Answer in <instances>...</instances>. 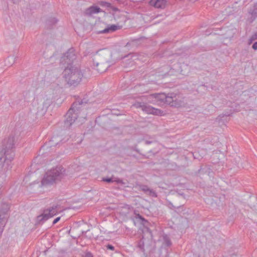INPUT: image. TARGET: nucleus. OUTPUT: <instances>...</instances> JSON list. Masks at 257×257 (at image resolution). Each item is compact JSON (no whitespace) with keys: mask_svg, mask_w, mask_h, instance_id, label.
<instances>
[{"mask_svg":"<svg viewBox=\"0 0 257 257\" xmlns=\"http://www.w3.org/2000/svg\"><path fill=\"white\" fill-rule=\"evenodd\" d=\"M58 207V205H53L52 207L44 209L43 213L37 216L38 221L39 223L44 222L56 215L59 212Z\"/></svg>","mask_w":257,"mask_h":257,"instance_id":"5","label":"nucleus"},{"mask_svg":"<svg viewBox=\"0 0 257 257\" xmlns=\"http://www.w3.org/2000/svg\"><path fill=\"white\" fill-rule=\"evenodd\" d=\"M88 99L86 98H83V99L78 98H77L75 101L72 103L71 106L76 110H77V111H79L80 108L79 106L86 104L88 103Z\"/></svg>","mask_w":257,"mask_h":257,"instance_id":"11","label":"nucleus"},{"mask_svg":"<svg viewBox=\"0 0 257 257\" xmlns=\"http://www.w3.org/2000/svg\"><path fill=\"white\" fill-rule=\"evenodd\" d=\"M57 144V143L55 144V145H56ZM50 145L51 146H53V145H53V144H50Z\"/></svg>","mask_w":257,"mask_h":257,"instance_id":"42","label":"nucleus"},{"mask_svg":"<svg viewBox=\"0 0 257 257\" xmlns=\"http://www.w3.org/2000/svg\"><path fill=\"white\" fill-rule=\"evenodd\" d=\"M142 216L140 214H138L136 216V218L139 219L140 220L142 218Z\"/></svg>","mask_w":257,"mask_h":257,"instance_id":"36","label":"nucleus"},{"mask_svg":"<svg viewBox=\"0 0 257 257\" xmlns=\"http://www.w3.org/2000/svg\"><path fill=\"white\" fill-rule=\"evenodd\" d=\"M63 78L70 86H76L81 81L83 74L80 67L74 65L67 66L62 73Z\"/></svg>","mask_w":257,"mask_h":257,"instance_id":"2","label":"nucleus"},{"mask_svg":"<svg viewBox=\"0 0 257 257\" xmlns=\"http://www.w3.org/2000/svg\"><path fill=\"white\" fill-rule=\"evenodd\" d=\"M82 257H93V255L90 251H86Z\"/></svg>","mask_w":257,"mask_h":257,"instance_id":"23","label":"nucleus"},{"mask_svg":"<svg viewBox=\"0 0 257 257\" xmlns=\"http://www.w3.org/2000/svg\"><path fill=\"white\" fill-rule=\"evenodd\" d=\"M12 1L14 4H17L19 2V0H12Z\"/></svg>","mask_w":257,"mask_h":257,"instance_id":"37","label":"nucleus"},{"mask_svg":"<svg viewBox=\"0 0 257 257\" xmlns=\"http://www.w3.org/2000/svg\"><path fill=\"white\" fill-rule=\"evenodd\" d=\"M93 65L97 67L99 65V63L95 61V59H93Z\"/></svg>","mask_w":257,"mask_h":257,"instance_id":"32","label":"nucleus"},{"mask_svg":"<svg viewBox=\"0 0 257 257\" xmlns=\"http://www.w3.org/2000/svg\"><path fill=\"white\" fill-rule=\"evenodd\" d=\"M98 4L100 6L103 7L108 8L111 7V4L105 1H99Z\"/></svg>","mask_w":257,"mask_h":257,"instance_id":"19","label":"nucleus"},{"mask_svg":"<svg viewBox=\"0 0 257 257\" xmlns=\"http://www.w3.org/2000/svg\"><path fill=\"white\" fill-rule=\"evenodd\" d=\"M14 136L5 138L3 141L2 150L0 151V167H3L6 164L9 165L15 157Z\"/></svg>","mask_w":257,"mask_h":257,"instance_id":"1","label":"nucleus"},{"mask_svg":"<svg viewBox=\"0 0 257 257\" xmlns=\"http://www.w3.org/2000/svg\"><path fill=\"white\" fill-rule=\"evenodd\" d=\"M140 189L144 192L145 193H148V192H149V191H150V189L148 186L147 185H141L140 187Z\"/></svg>","mask_w":257,"mask_h":257,"instance_id":"20","label":"nucleus"},{"mask_svg":"<svg viewBox=\"0 0 257 257\" xmlns=\"http://www.w3.org/2000/svg\"><path fill=\"white\" fill-rule=\"evenodd\" d=\"M64 172L65 169L62 166H57L48 171L41 180V186L47 187L53 185L61 178Z\"/></svg>","mask_w":257,"mask_h":257,"instance_id":"3","label":"nucleus"},{"mask_svg":"<svg viewBox=\"0 0 257 257\" xmlns=\"http://www.w3.org/2000/svg\"><path fill=\"white\" fill-rule=\"evenodd\" d=\"M103 181L107 182L108 183H110L113 182L114 181L113 180V178H103L102 180Z\"/></svg>","mask_w":257,"mask_h":257,"instance_id":"22","label":"nucleus"},{"mask_svg":"<svg viewBox=\"0 0 257 257\" xmlns=\"http://www.w3.org/2000/svg\"><path fill=\"white\" fill-rule=\"evenodd\" d=\"M149 5L156 9H164L167 5L166 0H151Z\"/></svg>","mask_w":257,"mask_h":257,"instance_id":"10","label":"nucleus"},{"mask_svg":"<svg viewBox=\"0 0 257 257\" xmlns=\"http://www.w3.org/2000/svg\"><path fill=\"white\" fill-rule=\"evenodd\" d=\"M222 117H223L224 116H228L230 115L229 114H222Z\"/></svg>","mask_w":257,"mask_h":257,"instance_id":"40","label":"nucleus"},{"mask_svg":"<svg viewBox=\"0 0 257 257\" xmlns=\"http://www.w3.org/2000/svg\"><path fill=\"white\" fill-rule=\"evenodd\" d=\"M152 143H154L155 145V146L157 147V148H159V145L158 143H157L156 141L153 142V141H148V140L145 141V144L146 145H149Z\"/></svg>","mask_w":257,"mask_h":257,"instance_id":"24","label":"nucleus"},{"mask_svg":"<svg viewBox=\"0 0 257 257\" xmlns=\"http://www.w3.org/2000/svg\"><path fill=\"white\" fill-rule=\"evenodd\" d=\"M140 220L141 221V223L144 226L146 224L148 223V221L143 216L142 217V218L140 219Z\"/></svg>","mask_w":257,"mask_h":257,"instance_id":"25","label":"nucleus"},{"mask_svg":"<svg viewBox=\"0 0 257 257\" xmlns=\"http://www.w3.org/2000/svg\"><path fill=\"white\" fill-rule=\"evenodd\" d=\"M142 216L140 214H138L136 216V218L139 219L140 220L142 218Z\"/></svg>","mask_w":257,"mask_h":257,"instance_id":"34","label":"nucleus"},{"mask_svg":"<svg viewBox=\"0 0 257 257\" xmlns=\"http://www.w3.org/2000/svg\"><path fill=\"white\" fill-rule=\"evenodd\" d=\"M133 106L136 108H140L143 111L148 114H152L157 115H162L163 111L161 109L155 108L149 104L145 103L144 102H141L136 101L133 105Z\"/></svg>","mask_w":257,"mask_h":257,"instance_id":"4","label":"nucleus"},{"mask_svg":"<svg viewBox=\"0 0 257 257\" xmlns=\"http://www.w3.org/2000/svg\"><path fill=\"white\" fill-rule=\"evenodd\" d=\"M252 41H253V40L251 38H250V39H249V43H248V44H250L252 43Z\"/></svg>","mask_w":257,"mask_h":257,"instance_id":"38","label":"nucleus"},{"mask_svg":"<svg viewBox=\"0 0 257 257\" xmlns=\"http://www.w3.org/2000/svg\"><path fill=\"white\" fill-rule=\"evenodd\" d=\"M137 247L139 248L141 251L145 252V241L144 237L143 235L142 236V238L138 241L137 243Z\"/></svg>","mask_w":257,"mask_h":257,"instance_id":"17","label":"nucleus"},{"mask_svg":"<svg viewBox=\"0 0 257 257\" xmlns=\"http://www.w3.org/2000/svg\"><path fill=\"white\" fill-rule=\"evenodd\" d=\"M109 8L111 9L114 12H118L119 11L117 8L112 6L111 5V7H109Z\"/></svg>","mask_w":257,"mask_h":257,"instance_id":"27","label":"nucleus"},{"mask_svg":"<svg viewBox=\"0 0 257 257\" xmlns=\"http://www.w3.org/2000/svg\"><path fill=\"white\" fill-rule=\"evenodd\" d=\"M106 248L107 249H109L111 250H114V247L111 245V244H107L106 245Z\"/></svg>","mask_w":257,"mask_h":257,"instance_id":"26","label":"nucleus"},{"mask_svg":"<svg viewBox=\"0 0 257 257\" xmlns=\"http://www.w3.org/2000/svg\"><path fill=\"white\" fill-rule=\"evenodd\" d=\"M58 20L55 18H50L46 22V26L47 29H51L53 26L57 24Z\"/></svg>","mask_w":257,"mask_h":257,"instance_id":"15","label":"nucleus"},{"mask_svg":"<svg viewBox=\"0 0 257 257\" xmlns=\"http://www.w3.org/2000/svg\"><path fill=\"white\" fill-rule=\"evenodd\" d=\"M162 245L165 247H170L172 245V241L170 236L168 234L164 233L162 235Z\"/></svg>","mask_w":257,"mask_h":257,"instance_id":"14","label":"nucleus"},{"mask_svg":"<svg viewBox=\"0 0 257 257\" xmlns=\"http://www.w3.org/2000/svg\"><path fill=\"white\" fill-rule=\"evenodd\" d=\"M254 6L256 8H257V3H256Z\"/></svg>","mask_w":257,"mask_h":257,"instance_id":"43","label":"nucleus"},{"mask_svg":"<svg viewBox=\"0 0 257 257\" xmlns=\"http://www.w3.org/2000/svg\"><path fill=\"white\" fill-rule=\"evenodd\" d=\"M165 104H167L172 107H179L182 105V102L178 100L176 94L170 93L166 94Z\"/></svg>","mask_w":257,"mask_h":257,"instance_id":"8","label":"nucleus"},{"mask_svg":"<svg viewBox=\"0 0 257 257\" xmlns=\"http://www.w3.org/2000/svg\"><path fill=\"white\" fill-rule=\"evenodd\" d=\"M120 29V27L118 25H111L107 26L106 28L101 31H98L97 34H107L116 31Z\"/></svg>","mask_w":257,"mask_h":257,"instance_id":"12","label":"nucleus"},{"mask_svg":"<svg viewBox=\"0 0 257 257\" xmlns=\"http://www.w3.org/2000/svg\"><path fill=\"white\" fill-rule=\"evenodd\" d=\"M202 168H200V169L198 170L199 172L201 173V172H202Z\"/></svg>","mask_w":257,"mask_h":257,"instance_id":"41","label":"nucleus"},{"mask_svg":"<svg viewBox=\"0 0 257 257\" xmlns=\"http://www.w3.org/2000/svg\"><path fill=\"white\" fill-rule=\"evenodd\" d=\"M76 58V56L75 53V50L73 48H71L63 54L61 58L60 61L61 63L63 64H67L68 66L73 65L72 63Z\"/></svg>","mask_w":257,"mask_h":257,"instance_id":"7","label":"nucleus"},{"mask_svg":"<svg viewBox=\"0 0 257 257\" xmlns=\"http://www.w3.org/2000/svg\"><path fill=\"white\" fill-rule=\"evenodd\" d=\"M252 49L254 50H257V41L254 42L252 46Z\"/></svg>","mask_w":257,"mask_h":257,"instance_id":"30","label":"nucleus"},{"mask_svg":"<svg viewBox=\"0 0 257 257\" xmlns=\"http://www.w3.org/2000/svg\"><path fill=\"white\" fill-rule=\"evenodd\" d=\"M60 217H58L56 218L53 221V224L57 223L60 220Z\"/></svg>","mask_w":257,"mask_h":257,"instance_id":"29","label":"nucleus"},{"mask_svg":"<svg viewBox=\"0 0 257 257\" xmlns=\"http://www.w3.org/2000/svg\"><path fill=\"white\" fill-rule=\"evenodd\" d=\"M51 142H53V140H50V143Z\"/></svg>","mask_w":257,"mask_h":257,"instance_id":"45","label":"nucleus"},{"mask_svg":"<svg viewBox=\"0 0 257 257\" xmlns=\"http://www.w3.org/2000/svg\"><path fill=\"white\" fill-rule=\"evenodd\" d=\"M253 40L257 39V32L252 35L251 37Z\"/></svg>","mask_w":257,"mask_h":257,"instance_id":"31","label":"nucleus"},{"mask_svg":"<svg viewBox=\"0 0 257 257\" xmlns=\"http://www.w3.org/2000/svg\"><path fill=\"white\" fill-rule=\"evenodd\" d=\"M249 13L253 18V19H255V18L257 17V8L254 6L253 9L252 10H250Z\"/></svg>","mask_w":257,"mask_h":257,"instance_id":"18","label":"nucleus"},{"mask_svg":"<svg viewBox=\"0 0 257 257\" xmlns=\"http://www.w3.org/2000/svg\"><path fill=\"white\" fill-rule=\"evenodd\" d=\"M143 156H144V158H145L146 159H147V158H148L147 157H145V155H143Z\"/></svg>","mask_w":257,"mask_h":257,"instance_id":"44","label":"nucleus"},{"mask_svg":"<svg viewBox=\"0 0 257 257\" xmlns=\"http://www.w3.org/2000/svg\"><path fill=\"white\" fill-rule=\"evenodd\" d=\"M101 12H102V10L99 7L95 6H92L86 9L85 14L87 16H91L92 14H98Z\"/></svg>","mask_w":257,"mask_h":257,"instance_id":"13","label":"nucleus"},{"mask_svg":"<svg viewBox=\"0 0 257 257\" xmlns=\"http://www.w3.org/2000/svg\"><path fill=\"white\" fill-rule=\"evenodd\" d=\"M159 149L158 148V149L156 151H153L152 150H151L149 151V152L150 153H153V155H154L156 154L157 153H158L159 152Z\"/></svg>","mask_w":257,"mask_h":257,"instance_id":"28","label":"nucleus"},{"mask_svg":"<svg viewBox=\"0 0 257 257\" xmlns=\"http://www.w3.org/2000/svg\"><path fill=\"white\" fill-rule=\"evenodd\" d=\"M78 111L72 106L66 114L64 120V127L69 128L78 117Z\"/></svg>","mask_w":257,"mask_h":257,"instance_id":"6","label":"nucleus"},{"mask_svg":"<svg viewBox=\"0 0 257 257\" xmlns=\"http://www.w3.org/2000/svg\"><path fill=\"white\" fill-rule=\"evenodd\" d=\"M142 216L140 214H138L136 216V218L139 219L140 220L142 218Z\"/></svg>","mask_w":257,"mask_h":257,"instance_id":"35","label":"nucleus"},{"mask_svg":"<svg viewBox=\"0 0 257 257\" xmlns=\"http://www.w3.org/2000/svg\"><path fill=\"white\" fill-rule=\"evenodd\" d=\"M48 146H47V144H45L42 147V148H44L45 147H48Z\"/></svg>","mask_w":257,"mask_h":257,"instance_id":"39","label":"nucleus"},{"mask_svg":"<svg viewBox=\"0 0 257 257\" xmlns=\"http://www.w3.org/2000/svg\"><path fill=\"white\" fill-rule=\"evenodd\" d=\"M154 97L156 99L157 101L160 103L165 104V99L166 98V94L165 93H155L153 94Z\"/></svg>","mask_w":257,"mask_h":257,"instance_id":"16","label":"nucleus"},{"mask_svg":"<svg viewBox=\"0 0 257 257\" xmlns=\"http://www.w3.org/2000/svg\"><path fill=\"white\" fill-rule=\"evenodd\" d=\"M117 183H121L122 184V180L119 179H118L117 180L115 181Z\"/></svg>","mask_w":257,"mask_h":257,"instance_id":"33","label":"nucleus"},{"mask_svg":"<svg viewBox=\"0 0 257 257\" xmlns=\"http://www.w3.org/2000/svg\"><path fill=\"white\" fill-rule=\"evenodd\" d=\"M148 195L152 197H157V194L155 191H154L153 190L150 189V191L147 193Z\"/></svg>","mask_w":257,"mask_h":257,"instance_id":"21","label":"nucleus"},{"mask_svg":"<svg viewBox=\"0 0 257 257\" xmlns=\"http://www.w3.org/2000/svg\"><path fill=\"white\" fill-rule=\"evenodd\" d=\"M3 205L6 206V208L4 210H0V236H1L3 231V228L7 222V212L9 209L8 205L4 204Z\"/></svg>","mask_w":257,"mask_h":257,"instance_id":"9","label":"nucleus"}]
</instances>
